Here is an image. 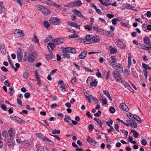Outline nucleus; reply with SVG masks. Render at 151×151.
Wrapping results in <instances>:
<instances>
[{"instance_id":"nucleus-33","label":"nucleus","mask_w":151,"mask_h":151,"mask_svg":"<svg viewBox=\"0 0 151 151\" xmlns=\"http://www.w3.org/2000/svg\"><path fill=\"white\" fill-rule=\"evenodd\" d=\"M144 42L147 45H148L150 44V40L147 37H146L144 39Z\"/></svg>"},{"instance_id":"nucleus-7","label":"nucleus","mask_w":151,"mask_h":151,"mask_svg":"<svg viewBox=\"0 0 151 151\" xmlns=\"http://www.w3.org/2000/svg\"><path fill=\"white\" fill-rule=\"evenodd\" d=\"M7 145L10 147H12L14 145L15 141L14 139H8L6 142Z\"/></svg>"},{"instance_id":"nucleus-62","label":"nucleus","mask_w":151,"mask_h":151,"mask_svg":"<svg viewBox=\"0 0 151 151\" xmlns=\"http://www.w3.org/2000/svg\"><path fill=\"white\" fill-rule=\"evenodd\" d=\"M77 37L78 36L75 34H74L73 35H70L69 36V38H77Z\"/></svg>"},{"instance_id":"nucleus-60","label":"nucleus","mask_w":151,"mask_h":151,"mask_svg":"<svg viewBox=\"0 0 151 151\" xmlns=\"http://www.w3.org/2000/svg\"><path fill=\"white\" fill-rule=\"evenodd\" d=\"M115 80L116 81L122 83V78L119 77V78H117Z\"/></svg>"},{"instance_id":"nucleus-5","label":"nucleus","mask_w":151,"mask_h":151,"mask_svg":"<svg viewBox=\"0 0 151 151\" xmlns=\"http://www.w3.org/2000/svg\"><path fill=\"white\" fill-rule=\"evenodd\" d=\"M49 22L51 24L54 25H58L60 22V20L55 17L51 18L49 20Z\"/></svg>"},{"instance_id":"nucleus-57","label":"nucleus","mask_w":151,"mask_h":151,"mask_svg":"<svg viewBox=\"0 0 151 151\" xmlns=\"http://www.w3.org/2000/svg\"><path fill=\"white\" fill-rule=\"evenodd\" d=\"M72 27H75L77 29H80V27L76 23H74Z\"/></svg>"},{"instance_id":"nucleus-51","label":"nucleus","mask_w":151,"mask_h":151,"mask_svg":"<svg viewBox=\"0 0 151 151\" xmlns=\"http://www.w3.org/2000/svg\"><path fill=\"white\" fill-rule=\"evenodd\" d=\"M109 110L111 112L112 114L114 113L115 111V110L114 107L112 106H111L109 109Z\"/></svg>"},{"instance_id":"nucleus-63","label":"nucleus","mask_w":151,"mask_h":151,"mask_svg":"<svg viewBox=\"0 0 151 151\" xmlns=\"http://www.w3.org/2000/svg\"><path fill=\"white\" fill-rule=\"evenodd\" d=\"M1 69L2 71L4 72H7L8 71L7 69L4 66H1Z\"/></svg>"},{"instance_id":"nucleus-25","label":"nucleus","mask_w":151,"mask_h":151,"mask_svg":"<svg viewBox=\"0 0 151 151\" xmlns=\"http://www.w3.org/2000/svg\"><path fill=\"white\" fill-rule=\"evenodd\" d=\"M0 12L4 14L3 16L5 14V8L2 5H0Z\"/></svg>"},{"instance_id":"nucleus-4","label":"nucleus","mask_w":151,"mask_h":151,"mask_svg":"<svg viewBox=\"0 0 151 151\" xmlns=\"http://www.w3.org/2000/svg\"><path fill=\"white\" fill-rule=\"evenodd\" d=\"M92 27L95 31H96L101 35L104 36H106L108 35V34L106 33V31H105L103 29L95 26H93Z\"/></svg>"},{"instance_id":"nucleus-34","label":"nucleus","mask_w":151,"mask_h":151,"mask_svg":"<svg viewBox=\"0 0 151 151\" xmlns=\"http://www.w3.org/2000/svg\"><path fill=\"white\" fill-rule=\"evenodd\" d=\"M132 119H128L127 120L126 122L127 123H126L125 122H124V124L127 127L130 126Z\"/></svg>"},{"instance_id":"nucleus-41","label":"nucleus","mask_w":151,"mask_h":151,"mask_svg":"<svg viewBox=\"0 0 151 151\" xmlns=\"http://www.w3.org/2000/svg\"><path fill=\"white\" fill-rule=\"evenodd\" d=\"M125 7L128 9H132L133 10H134V9H133V8H134V7L129 4H126Z\"/></svg>"},{"instance_id":"nucleus-58","label":"nucleus","mask_w":151,"mask_h":151,"mask_svg":"<svg viewBox=\"0 0 151 151\" xmlns=\"http://www.w3.org/2000/svg\"><path fill=\"white\" fill-rule=\"evenodd\" d=\"M76 80V77L73 76L72 78V80L71 81V82L72 83H75Z\"/></svg>"},{"instance_id":"nucleus-39","label":"nucleus","mask_w":151,"mask_h":151,"mask_svg":"<svg viewBox=\"0 0 151 151\" xmlns=\"http://www.w3.org/2000/svg\"><path fill=\"white\" fill-rule=\"evenodd\" d=\"M94 119L97 122V123L99 124L101 128L102 126V123L101 122V121L96 117L94 118Z\"/></svg>"},{"instance_id":"nucleus-64","label":"nucleus","mask_w":151,"mask_h":151,"mask_svg":"<svg viewBox=\"0 0 151 151\" xmlns=\"http://www.w3.org/2000/svg\"><path fill=\"white\" fill-rule=\"evenodd\" d=\"M148 17H151V12L150 11H147L146 14Z\"/></svg>"},{"instance_id":"nucleus-59","label":"nucleus","mask_w":151,"mask_h":151,"mask_svg":"<svg viewBox=\"0 0 151 151\" xmlns=\"http://www.w3.org/2000/svg\"><path fill=\"white\" fill-rule=\"evenodd\" d=\"M103 92H104V94L107 97H108L110 95V94L109 92L106 90H103Z\"/></svg>"},{"instance_id":"nucleus-54","label":"nucleus","mask_w":151,"mask_h":151,"mask_svg":"<svg viewBox=\"0 0 151 151\" xmlns=\"http://www.w3.org/2000/svg\"><path fill=\"white\" fill-rule=\"evenodd\" d=\"M34 39H35L34 40V41L35 42H39V40L37 36V35H34Z\"/></svg>"},{"instance_id":"nucleus-48","label":"nucleus","mask_w":151,"mask_h":151,"mask_svg":"<svg viewBox=\"0 0 151 151\" xmlns=\"http://www.w3.org/2000/svg\"><path fill=\"white\" fill-rule=\"evenodd\" d=\"M53 134L57 133L59 134L60 133V131L59 130L54 129L51 132Z\"/></svg>"},{"instance_id":"nucleus-14","label":"nucleus","mask_w":151,"mask_h":151,"mask_svg":"<svg viewBox=\"0 0 151 151\" xmlns=\"http://www.w3.org/2000/svg\"><path fill=\"white\" fill-rule=\"evenodd\" d=\"M120 109L126 111H129V108L124 103H122L121 104L120 106Z\"/></svg>"},{"instance_id":"nucleus-26","label":"nucleus","mask_w":151,"mask_h":151,"mask_svg":"<svg viewBox=\"0 0 151 151\" xmlns=\"http://www.w3.org/2000/svg\"><path fill=\"white\" fill-rule=\"evenodd\" d=\"M86 38L87 41L89 42L88 44H89L92 43V38L91 37V35H87L86 36Z\"/></svg>"},{"instance_id":"nucleus-16","label":"nucleus","mask_w":151,"mask_h":151,"mask_svg":"<svg viewBox=\"0 0 151 151\" xmlns=\"http://www.w3.org/2000/svg\"><path fill=\"white\" fill-rule=\"evenodd\" d=\"M42 8L40 9V12H42L44 14H46L47 15L50 14V12L48 9H46L44 6H42Z\"/></svg>"},{"instance_id":"nucleus-6","label":"nucleus","mask_w":151,"mask_h":151,"mask_svg":"<svg viewBox=\"0 0 151 151\" xmlns=\"http://www.w3.org/2000/svg\"><path fill=\"white\" fill-rule=\"evenodd\" d=\"M64 40L63 38H56L53 40V43L55 45H58V44H61L63 43Z\"/></svg>"},{"instance_id":"nucleus-12","label":"nucleus","mask_w":151,"mask_h":151,"mask_svg":"<svg viewBox=\"0 0 151 151\" xmlns=\"http://www.w3.org/2000/svg\"><path fill=\"white\" fill-rule=\"evenodd\" d=\"M87 53L86 50H84L79 55V58L81 59H84L86 56Z\"/></svg>"},{"instance_id":"nucleus-8","label":"nucleus","mask_w":151,"mask_h":151,"mask_svg":"<svg viewBox=\"0 0 151 151\" xmlns=\"http://www.w3.org/2000/svg\"><path fill=\"white\" fill-rule=\"evenodd\" d=\"M87 141L89 142L91 145L95 146L97 143V142L94 140L93 139L89 136L87 137Z\"/></svg>"},{"instance_id":"nucleus-27","label":"nucleus","mask_w":151,"mask_h":151,"mask_svg":"<svg viewBox=\"0 0 151 151\" xmlns=\"http://www.w3.org/2000/svg\"><path fill=\"white\" fill-rule=\"evenodd\" d=\"M75 5V7L77 6H80L82 4V3L80 0H77L73 1Z\"/></svg>"},{"instance_id":"nucleus-22","label":"nucleus","mask_w":151,"mask_h":151,"mask_svg":"<svg viewBox=\"0 0 151 151\" xmlns=\"http://www.w3.org/2000/svg\"><path fill=\"white\" fill-rule=\"evenodd\" d=\"M99 41V37L97 36H94L92 37V42L93 43L97 42Z\"/></svg>"},{"instance_id":"nucleus-50","label":"nucleus","mask_w":151,"mask_h":151,"mask_svg":"<svg viewBox=\"0 0 151 151\" xmlns=\"http://www.w3.org/2000/svg\"><path fill=\"white\" fill-rule=\"evenodd\" d=\"M85 28L86 29L89 31H91L92 29L91 27L89 25H86L85 26Z\"/></svg>"},{"instance_id":"nucleus-42","label":"nucleus","mask_w":151,"mask_h":151,"mask_svg":"<svg viewBox=\"0 0 151 151\" xmlns=\"http://www.w3.org/2000/svg\"><path fill=\"white\" fill-rule=\"evenodd\" d=\"M97 84V82L96 81H93L90 83V85L91 86H96Z\"/></svg>"},{"instance_id":"nucleus-9","label":"nucleus","mask_w":151,"mask_h":151,"mask_svg":"<svg viewBox=\"0 0 151 151\" xmlns=\"http://www.w3.org/2000/svg\"><path fill=\"white\" fill-rule=\"evenodd\" d=\"M138 46V47L139 48L147 50H150V49L151 48L150 47H147L146 45L140 43L139 44Z\"/></svg>"},{"instance_id":"nucleus-23","label":"nucleus","mask_w":151,"mask_h":151,"mask_svg":"<svg viewBox=\"0 0 151 151\" xmlns=\"http://www.w3.org/2000/svg\"><path fill=\"white\" fill-rule=\"evenodd\" d=\"M15 131L13 130L12 129H10L8 131V133L10 137H14L15 135Z\"/></svg>"},{"instance_id":"nucleus-40","label":"nucleus","mask_w":151,"mask_h":151,"mask_svg":"<svg viewBox=\"0 0 151 151\" xmlns=\"http://www.w3.org/2000/svg\"><path fill=\"white\" fill-rule=\"evenodd\" d=\"M1 134L3 137L5 138L7 137L8 136L7 132L5 131H4L2 132Z\"/></svg>"},{"instance_id":"nucleus-11","label":"nucleus","mask_w":151,"mask_h":151,"mask_svg":"<svg viewBox=\"0 0 151 151\" xmlns=\"http://www.w3.org/2000/svg\"><path fill=\"white\" fill-rule=\"evenodd\" d=\"M110 58L112 61L111 60L109 59H107L110 65L111 63L112 64H114L115 63H116V62L117 59L114 56H111Z\"/></svg>"},{"instance_id":"nucleus-38","label":"nucleus","mask_w":151,"mask_h":151,"mask_svg":"<svg viewBox=\"0 0 151 151\" xmlns=\"http://www.w3.org/2000/svg\"><path fill=\"white\" fill-rule=\"evenodd\" d=\"M117 50L116 48H112L110 50V53L111 54H114L117 52Z\"/></svg>"},{"instance_id":"nucleus-31","label":"nucleus","mask_w":151,"mask_h":151,"mask_svg":"<svg viewBox=\"0 0 151 151\" xmlns=\"http://www.w3.org/2000/svg\"><path fill=\"white\" fill-rule=\"evenodd\" d=\"M130 126L133 128H137V123L134 121V119H132L131 123Z\"/></svg>"},{"instance_id":"nucleus-52","label":"nucleus","mask_w":151,"mask_h":151,"mask_svg":"<svg viewBox=\"0 0 151 151\" xmlns=\"http://www.w3.org/2000/svg\"><path fill=\"white\" fill-rule=\"evenodd\" d=\"M17 55H22L21 50L19 48H18V49Z\"/></svg>"},{"instance_id":"nucleus-46","label":"nucleus","mask_w":151,"mask_h":151,"mask_svg":"<svg viewBox=\"0 0 151 151\" xmlns=\"http://www.w3.org/2000/svg\"><path fill=\"white\" fill-rule=\"evenodd\" d=\"M22 143L26 146H28L29 145V143L27 141H23L22 142Z\"/></svg>"},{"instance_id":"nucleus-53","label":"nucleus","mask_w":151,"mask_h":151,"mask_svg":"<svg viewBox=\"0 0 151 151\" xmlns=\"http://www.w3.org/2000/svg\"><path fill=\"white\" fill-rule=\"evenodd\" d=\"M142 144L143 145H145L147 143V142L145 139L142 138Z\"/></svg>"},{"instance_id":"nucleus-24","label":"nucleus","mask_w":151,"mask_h":151,"mask_svg":"<svg viewBox=\"0 0 151 151\" xmlns=\"http://www.w3.org/2000/svg\"><path fill=\"white\" fill-rule=\"evenodd\" d=\"M116 45L119 47L121 49H124V45L121 42L120 40L118 41V42H117Z\"/></svg>"},{"instance_id":"nucleus-18","label":"nucleus","mask_w":151,"mask_h":151,"mask_svg":"<svg viewBox=\"0 0 151 151\" xmlns=\"http://www.w3.org/2000/svg\"><path fill=\"white\" fill-rule=\"evenodd\" d=\"M14 118V120L18 123H21L22 124H24L25 123V122L24 121L18 117L15 116Z\"/></svg>"},{"instance_id":"nucleus-17","label":"nucleus","mask_w":151,"mask_h":151,"mask_svg":"<svg viewBox=\"0 0 151 151\" xmlns=\"http://www.w3.org/2000/svg\"><path fill=\"white\" fill-rule=\"evenodd\" d=\"M73 12L75 14L77 15L78 17L85 18V17L81 14V13L79 11L77 10L76 9H74L73 10Z\"/></svg>"},{"instance_id":"nucleus-44","label":"nucleus","mask_w":151,"mask_h":151,"mask_svg":"<svg viewBox=\"0 0 151 151\" xmlns=\"http://www.w3.org/2000/svg\"><path fill=\"white\" fill-rule=\"evenodd\" d=\"M129 55L128 56V66H130L131 64L132 61H131V58L130 57V54L129 53L128 54Z\"/></svg>"},{"instance_id":"nucleus-28","label":"nucleus","mask_w":151,"mask_h":151,"mask_svg":"<svg viewBox=\"0 0 151 151\" xmlns=\"http://www.w3.org/2000/svg\"><path fill=\"white\" fill-rule=\"evenodd\" d=\"M142 66L143 68V70H147V69H151V67L147 65L144 63L142 64Z\"/></svg>"},{"instance_id":"nucleus-43","label":"nucleus","mask_w":151,"mask_h":151,"mask_svg":"<svg viewBox=\"0 0 151 151\" xmlns=\"http://www.w3.org/2000/svg\"><path fill=\"white\" fill-rule=\"evenodd\" d=\"M43 24L44 25V26L46 28H48L50 26V24L47 21H44Z\"/></svg>"},{"instance_id":"nucleus-56","label":"nucleus","mask_w":151,"mask_h":151,"mask_svg":"<svg viewBox=\"0 0 151 151\" xmlns=\"http://www.w3.org/2000/svg\"><path fill=\"white\" fill-rule=\"evenodd\" d=\"M116 21V18H114L111 20L112 24L114 25H116L117 24Z\"/></svg>"},{"instance_id":"nucleus-10","label":"nucleus","mask_w":151,"mask_h":151,"mask_svg":"<svg viewBox=\"0 0 151 151\" xmlns=\"http://www.w3.org/2000/svg\"><path fill=\"white\" fill-rule=\"evenodd\" d=\"M47 48H48L50 54H47L46 55V58L48 59H53L55 57V55L52 54V52L49 48L48 47H47Z\"/></svg>"},{"instance_id":"nucleus-36","label":"nucleus","mask_w":151,"mask_h":151,"mask_svg":"<svg viewBox=\"0 0 151 151\" xmlns=\"http://www.w3.org/2000/svg\"><path fill=\"white\" fill-rule=\"evenodd\" d=\"M113 76L114 78L116 79L119 77V75L116 72V71H114L113 72Z\"/></svg>"},{"instance_id":"nucleus-20","label":"nucleus","mask_w":151,"mask_h":151,"mask_svg":"<svg viewBox=\"0 0 151 151\" xmlns=\"http://www.w3.org/2000/svg\"><path fill=\"white\" fill-rule=\"evenodd\" d=\"M37 151H48V150L46 147L40 146L38 147Z\"/></svg>"},{"instance_id":"nucleus-30","label":"nucleus","mask_w":151,"mask_h":151,"mask_svg":"<svg viewBox=\"0 0 151 151\" xmlns=\"http://www.w3.org/2000/svg\"><path fill=\"white\" fill-rule=\"evenodd\" d=\"M133 117L134 118V119H134V121H135L136 120L137 121H138L139 123H141L142 121L140 118L137 115L135 114L133 116Z\"/></svg>"},{"instance_id":"nucleus-37","label":"nucleus","mask_w":151,"mask_h":151,"mask_svg":"<svg viewBox=\"0 0 151 151\" xmlns=\"http://www.w3.org/2000/svg\"><path fill=\"white\" fill-rule=\"evenodd\" d=\"M131 132L133 133L134 137L136 138H137L139 135L138 133L135 131L134 130H131Z\"/></svg>"},{"instance_id":"nucleus-19","label":"nucleus","mask_w":151,"mask_h":151,"mask_svg":"<svg viewBox=\"0 0 151 151\" xmlns=\"http://www.w3.org/2000/svg\"><path fill=\"white\" fill-rule=\"evenodd\" d=\"M67 50L68 52L73 54H75L76 53V50L74 48L71 47H67Z\"/></svg>"},{"instance_id":"nucleus-45","label":"nucleus","mask_w":151,"mask_h":151,"mask_svg":"<svg viewBox=\"0 0 151 151\" xmlns=\"http://www.w3.org/2000/svg\"><path fill=\"white\" fill-rule=\"evenodd\" d=\"M28 58L29 55L27 54V53L25 52L24 55V58H23L24 60V61H26L27 60H28Z\"/></svg>"},{"instance_id":"nucleus-61","label":"nucleus","mask_w":151,"mask_h":151,"mask_svg":"<svg viewBox=\"0 0 151 151\" xmlns=\"http://www.w3.org/2000/svg\"><path fill=\"white\" fill-rule=\"evenodd\" d=\"M1 108L4 111L6 110V109L7 107L5 105H4V104L1 105Z\"/></svg>"},{"instance_id":"nucleus-1","label":"nucleus","mask_w":151,"mask_h":151,"mask_svg":"<svg viewBox=\"0 0 151 151\" xmlns=\"http://www.w3.org/2000/svg\"><path fill=\"white\" fill-rule=\"evenodd\" d=\"M110 65L114 69L117 70V72L119 73H122L123 71L122 65L119 63H116L114 64L111 63Z\"/></svg>"},{"instance_id":"nucleus-13","label":"nucleus","mask_w":151,"mask_h":151,"mask_svg":"<svg viewBox=\"0 0 151 151\" xmlns=\"http://www.w3.org/2000/svg\"><path fill=\"white\" fill-rule=\"evenodd\" d=\"M14 33L17 36L22 37L24 35L23 34L22 32V31L20 29H16L14 31Z\"/></svg>"},{"instance_id":"nucleus-15","label":"nucleus","mask_w":151,"mask_h":151,"mask_svg":"<svg viewBox=\"0 0 151 151\" xmlns=\"http://www.w3.org/2000/svg\"><path fill=\"white\" fill-rule=\"evenodd\" d=\"M62 52L63 53V55L68 58H70L69 52L67 50V47L62 50Z\"/></svg>"},{"instance_id":"nucleus-32","label":"nucleus","mask_w":151,"mask_h":151,"mask_svg":"<svg viewBox=\"0 0 151 151\" xmlns=\"http://www.w3.org/2000/svg\"><path fill=\"white\" fill-rule=\"evenodd\" d=\"M65 6L70 8L75 7L74 2L71 3H67L65 5Z\"/></svg>"},{"instance_id":"nucleus-21","label":"nucleus","mask_w":151,"mask_h":151,"mask_svg":"<svg viewBox=\"0 0 151 151\" xmlns=\"http://www.w3.org/2000/svg\"><path fill=\"white\" fill-rule=\"evenodd\" d=\"M0 50L3 54H5L6 53V50L3 44L1 43H0Z\"/></svg>"},{"instance_id":"nucleus-3","label":"nucleus","mask_w":151,"mask_h":151,"mask_svg":"<svg viewBox=\"0 0 151 151\" xmlns=\"http://www.w3.org/2000/svg\"><path fill=\"white\" fill-rule=\"evenodd\" d=\"M28 55V62L29 63H32L36 59L37 56V54L35 52H33Z\"/></svg>"},{"instance_id":"nucleus-35","label":"nucleus","mask_w":151,"mask_h":151,"mask_svg":"<svg viewBox=\"0 0 151 151\" xmlns=\"http://www.w3.org/2000/svg\"><path fill=\"white\" fill-rule=\"evenodd\" d=\"M35 76H36V79H37V82L38 84L40 86H41V84H40L41 81H40V78L39 77L37 73H36V74H35Z\"/></svg>"},{"instance_id":"nucleus-49","label":"nucleus","mask_w":151,"mask_h":151,"mask_svg":"<svg viewBox=\"0 0 151 151\" xmlns=\"http://www.w3.org/2000/svg\"><path fill=\"white\" fill-rule=\"evenodd\" d=\"M17 58L18 61L20 62H22V55H17Z\"/></svg>"},{"instance_id":"nucleus-47","label":"nucleus","mask_w":151,"mask_h":151,"mask_svg":"<svg viewBox=\"0 0 151 151\" xmlns=\"http://www.w3.org/2000/svg\"><path fill=\"white\" fill-rule=\"evenodd\" d=\"M47 45L50 47L52 50H53V47H55V45L53 43H47Z\"/></svg>"},{"instance_id":"nucleus-2","label":"nucleus","mask_w":151,"mask_h":151,"mask_svg":"<svg viewBox=\"0 0 151 151\" xmlns=\"http://www.w3.org/2000/svg\"><path fill=\"white\" fill-rule=\"evenodd\" d=\"M36 134L37 137L41 139L44 141H46L49 142L50 145H54V142L50 140L48 138L43 135L41 133H37Z\"/></svg>"},{"instance_id":"nucleus-55","label":"nucleus","mask_w":151,"mask_h":151,"mask_svg":"<svg viewBox=\"0 0 151 151\" xmlns=\"http://www.w3.org/2000/svg\"><path fill=\"white\" fill-rule=\"evenodd\" d=\"M88 128L89 130L90 131H93L94 129L93 127V126L92 124H91L88 126Z\"/></svg>"},{"instance_id":"nucleus-29","label":"nucleus","mask_w":151,"mask_h":151,"mask_svg":"<svg viewBox=\"0 0 151 151\" xmlns=\"http://www.w3.org/2000/svg\"><path fill=\"white\" fill-rule=\"evenodd\" d=\"M88 99L89 102H91L92 100H93L94 101H96L97 98L93 96L92 95H89Z\"/></svg>"}]
</instances>
